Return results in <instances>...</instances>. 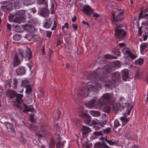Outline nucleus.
<instances>
[{"label":"nucleus","mask_w":148,"mask_h":148,"mask_svg":"<svg viewBox=\"0 0 148 148\" xmlns=\"http://www.w3.org/2000/svg\"><path fill=\"white\" fill-rule=\"evenodd\" d=\"M88 87H83L78 90L79 94L84 97H87L89 94V88L95 92H97L99 89H101V86L98 82L94 81L89 84L87 85Z\"/></svg>","instance_id":"f257e3e1"},{"label":"nucleus","mask_w":148,"mask_h":148,"mask_svg":"<svg viewBox=\"0 0 148 148\" xmlns=\"http://www.w3.org/2000/svg\"><path fill=\"white\" fill-rule=\"evenodd\" d=\"M114 101L113 94L111 93H104L102 95V98L99 101L98 104L103 105L108 103L113 102Z\"/></svg>","instance_id":"f03ea898"},{"label":"nucleus","mask_w":148,"mask_h":148,"mask_svg":"<svg viewBox=\"0 0 148 148\" xmlns=\"http://www.w3.org/2000/svg\"><path fill=\"white\" fill-rule=\"evenodd\" d=\"M19 54L23 59V58L27 59L28 60H29L32 58V53L31 49L28 47L27 48L25 52L22 49L19 50Z\"/></svg>","instance_id":"7ed1b4c3"},{"label":"nucleus","mask_w":148,"mask_h":148,"mask_svg":"<svg viewBox=\"0 0 148 148\" xmlns=\"http://www.w3.org/2000/svg\"><path fill=\"white\" fill-rule=\"evenodd\" d=\"M114 31V36L118 39L122 38L126 35V32L122 29L116 28Z\"/></svg>","instance_id":"20e7f679"},{"label":"nucleus","mask_w":148,"mask_h":148,"mask_svg":"<svg viewBox=\"0 0 148 148\" xmlns=\"http://www.w3.org/2000/svg\"><path fill=\"white\" fill-rule=\"evenodd\" d=\"M101 70L102 72L104 73H109L112 71V67L108 65H105L104 66H101V67H99L97 69V71L98 70Z\"/></svg>","instance_id":"39448f33"},{"label":"nucleus","mask_w":148,"mask_h":148,"mask_svg":"<svg viewBox=\"0 0 148 148\" xmlns=\"http://www.w3.org/2000/svg\"><path fill=\"white\" fill-rule=\"evenodd\" d=\"M111 77L112 80L114 82H120L121 81L120 74L118 72L112 73Z\"/></svg>","instance_id":"423d86ee"},{"label":"nucleus","mask_w":148,"mask_h":148,"mask_svg":"<svg viewBox=\"0 0 148 148\" xmlns=\"http://www.w3.org/2000/svg\"><path fill=\"white\" fill-rule=\"evenodd\" d=\"M16 93L17 92L15 90L12 89L8 88L6 91V95L10 99H12L15 97Z\"/></svg>","instance_id":"0eeeda50"},{"label":"nucleus","mask_w":148,"mask_h":148,"mask_svg":"<svg viewBox=\"0 0 148 148\" xmlns=\"http://www.w3.org/2000/svg\"><path fill=\"white\" fill-rule=\"evenodd\" d=\"M82 10L85 14L88 16H90L93 10L88 5H86L83 7Z\"/></svg>","instance_id":"6e6552de"},{"label":"nucleus","mask_w":148,"mask_h":148,"mask_svg":"<svg viewBox=\"0 0 148 148\" xmlns=\"http://www.w3.org/2000/svg\"><path fill=\"white\" fill-rule=\"evenodd\" d=\"M12 4L9 2H3V5L1 6V8L4 11L7 10H11L12 8Z\"/></svg>","instance_id":"1a4fd4ad"},{"label":"nucleus","mask_w":148,"mask_h":148,"mask_svg":"<svg viewBox=\"0 0 148 148\" xmlns=\"http://www.w3.org/2000/svg\"><path fill=\"white\" fill-rule=\"evenodd\" d=\"M23 26L24 29L29 32H33L35 30L33 25L30 23L25 25H23Z\"/></svg>","instance_id":"9d476101"},{"label":"nucleus","mask_w":148,"mask_h":148,"mask_svg":"<svg viewBox=\"0 0 148 148\" xmlns=\"http://www.w3.org/2000/svg\"><path fill=\"white\" fill-rule=\"evenodd\" d=\"M96 71H93L89 75H88L87 77V79H88L94 80L97 79L98 77V75L97 72H99L98 70Z\"/></svg>","instance_id":"9b49d317"},{"label":"nucleus","mask_w":148,"mask_h":148,"mask_svg":"<svg viewBox=\"0 0 148 148\" xmlns=\"http://www.w3.org/2000/svg\"><path fill=\"white\" fill-rule=\"evenodd\" d=\"M129 71L127 69H125L121 71L122 78L124 81H126L129 76Z\"/></svg>","instance_id":"f8f14e48"},{"label":"nucleus","mask_w":148,"mask_h":148,"mask_svg":"<svg viewBox=\"0 0 148 148\" xmlns=\"http://www.w3.org/2000/svg\"><path fill=\"white\" fill-rule=\"evenodd\" d=\"M124 12L122 11L117 14V16L114 19V23H115L116 25L119 21H122L123 19Z\"/></svg>","instance_id":"ddd939ff"},{"label":"nucleus","mask_w":148,"mask_h":148,"mask_svg":"<svg viewBox=\"0 0 148 148\" xmlns=\"http://www.w3.org/2000/svg\"><path fill=\"white\" fill-rule=\"evenodd\" d=\"M94 146L96 148H110V147L104 142L102 143L99 142L97 143Z\"/></svg>","instance_id":"4468645a"},{"label":"nucleus","mask_w":148,"mask_h":148,"mask_svg":"<svg viewBox=\"0 0 148 148\" xmlns=\"http://www.w3.org/2000/svg\"><path fill=\"white\" fill-rule=\"evenodd\" d=\"M18 75H22L25 74L26 72L25 68L23 66H20L17 68L16 71Z\"/></svg>","instance_id":"2eb2a0df"},{"label":"nucleus","mask_w":148,"mask_h":148,"mask_svg":"<svg viewBox=\"0 0 148 148\" xmlns=\"http://www.w3.org/2000/svg\"><path fill=\"white\" fill-rule=\"evenodd\" d=\"M47 8H43L41 9L40 15L44 17L48 16H49V12Z\"/></svg>","instance_id":"dca6fc26"},{"label":"nucleus","mask_w":148,"mask_h":148,"mask_svg":"<svg viewBox=\"0 0 148 148\" xmlns=\"http://www.w3.org/2000/svg\"><path fill=\"white\" fill-rule=\"evenodd\" d=\"M5 125L9 132L12 133H14L15 132L12 124L11 123L9 122H5Z\"/></svg>","instance_id":"f3484780"},{"label":"nucleus","mask_w":148,"mask_h":148,"mask_svg":"<svg viewBox=\"0 0 148 148\" xmlns=\"http://www.w3.org/2000/svg\"><path fill=\"white\" fill-rule=\"evenodd\" d=\"M21 64V62L17 54H15L13 61V66L16 67Z\"/></svg>","instance_id":"a211bd4d"},{"label":"nucleus","mask_w":148,"mask_h":148,"mask_svg":"<svg viewBox=\"0 0 148 148\" xmlns=\"http://www.w3.org/2000/svg\"><path fill=\"white\" fill-rule=\"evenodd\" d=\"M15 97L16 98V101L18 103H21L23 102L22 98L23 97V95L22 94H17V92Z\"/></svg>","instance_id":"6ab92c4d"},{"label":"nucleus","mask_w":148,"mask_h":148,"mask_svg":"<svg viewBox=\"0 0 148 148\" xmlns=\"http://www.w3.org/2000/svg\"><path fill=\"white\" fill-rule=\"evenodd\" d=\"M15 15L16 16L23 17L25 18V11L24 10H19L15 13Z\"/></svg>","instance_id":"aec40b11"},{"label":"nucleus","mask_w":148,"mask_h":148,"mask_svg":"<svg viewBox=\"0 0 148 148\" xmlns=\"http://www.w3.org/2000/svg\"><path fill=\"white\" fill-rule=\"evenodd\" d=\"M57 136L58 137V143L56 144V147L57 148H62L64 146V143H65V141H64L63 143L60 140L61 139V138L60 137V135L59 134H57Z\"/></svg>","instance_id":"412c9836"},{"label":"nucleus","mask_w":148,"mask_h":148,"mask_svg":"<svg viewBox=\"0 0 148 148\" xmlns=\"http://www.w3.org/2000/svg\"><path fill=\"white\" fill-rule=\"evenodd\" d=\"M82 116L84 118L85 122L88 124H89L91 118L89 115L85 113L82 115Z\"/></svg>","instance_id":"4be33fe9"},{"label":"nucleus","mask_w":148,"mask_h":148,"mask_svg":"<svg viewBox=\"0 0 148 148\" xmlns=\"http://www.w3.org/2000/svg\"><path fill=\"white\" fill-rule=\"evenodd\" d=\"M14 1V6L16 9H19L22 6L23 1L22 0H15Z\"/></svg>","instance_id":"5701e85b"},{"label":"nucleus","mask_w":148,"mask_h":148,"mask_svg":"<svg viewBox=\"0 0 148 148\" xmlns=\"http://www.w3.org/2000/svg\"><path fill=\"white\" fill-rule=\"evenodd\" d=\"M52 21L51 19L50 18L49 19H46V22L44 23L43 26L45 28H49L50 27L52 23Z\"/></svg>","instance_id":"b1692460"},{"label":"nucleus","mask_w":148,"mask_h":148,"mask_svg":"<svg viewBox=\"0 0 148 148\" xmlns=\"http://www.w3.org/2000/svg\"><path fill=\"white\" fill-rule=\"evenodd\" d=\"M36 36V35L29 34H26L24 37L27 40L30 41L32 39H35Z\"/></svg>","instance_id":"393cba45"},{"label":"nucleus","mask_w":148,"mask_h":148,"mask_svg":"<svg viewBox=\"0 0 148 148\" xmlns=\"http://www.w3.org/2000/svg\"><path fill=\"white\" fill-rule=\"evenodd\" d=\"M25 20V18L16 16L13 20V22L16 23H20Z\"/></svg>","instance_id":"a878e982"},{"label":"nucleus","mask_w":148,"mask_h":148,"mask_svg":"<svg viewBox=\"0 0 148 148\" xmlns=\"http://www.w3.org/2000/svg\"><path fill=\"white\" fill-rule=\"evenodd\" d=\"M125 52L128 55V57L132 60L135 59L137 57V56L136 55L133 54L129 50H126Z\"/></svg>","instance_id":"bb28decb"},{"label":"nucleus","mask_w":148,"mask_h":148,"mask_svg":"<svg viewBox=\"0 0 148 148\" xmlns=\"http://www.w3.org/2000/svg\"><path fill=\"white\" fill-rule=\"evenodd\" d=\"M82 134H86L90 131H91L89 127L84 126H82Z\"/></svg>","instance_id":"cd10ccee"},{"label":"nucleus","mask_w":148,"mask_h":148,"mask_svg":"<svg viewBox=\"0 0 148 148\" xmlns=\"http://www.w3.org/2000/svg\"><path fill=\"white\" fill-rule=\"evenodd\" d=\"M95 101L94 100H91L85 104L86 106L89 108H92L94 106Z\"/></svg>","instance_id":"c85d7f7f"},{"label":"nucleus","mask_w":148,"mask_h":148,"mask_svg":"<svg viewBox=\"0 0 148 148\" xmlns=\"http://www.w3.org/2000/svg\"><path fill=\"white\" fill-rule=\"evenodd\" d=\"M104 140L109 145H114L117 143L115 141V140L114 141L112 140H108L107 139V137L105 138Z\"/></svg>","instance_id":"c756f323"},{"label":"nucleus","mask_w":148,"mask_h":148,"mask_svg":"<svg viewBox=\"0 0 148 148\" xmlns=\"http://www.w3.org/2000/svg\"><path fill=\"white\" fill-rule=\"evenodd\" d=\"M11 83L12 81L10 79L6 81L5 83V87L7 90L8 88H10L12 86Z\"/></svg>","instance_id":"7c9ffc66"},{"label":"nucleus","mask_w":148,"mask_h":148,"mask_svg":"<svg viewBox=\"0 0 148 148\" xmlns=\"http://www.w3.org/2000/svg\"><path fill=\"white\" fill-rule=\"evenodd\" d=\"M35 0H25L24 4L27 5L33 4L34 3Z\"/></svg>","instance_id":"2f4dec72"},{"label":"nucleus","mask_w":148,"mask_h":148,"mask_svg":"<svg viewBox=\"0 0 148 148\" xmlns=\"http://www.w3.org/2000/svg\"><path fill=\"white\" fill-rule=\"evenodd\" d=\"M34 115L35 114L34 113L30 114L29 115V120L32 123L36 122V120L34 118Z\"/></svg>","instance_id":"473e14b6"},{"label":"nucleus","mask_w":148,"mask_h":148,"mask_svg":"<svg viewBox=\"0 0 148 148\" xmlns=\"http://www.w3.org/2000/svg\"><path fill=\"white\" fill-rule=\"evenodd\" d=\"M90 113L94 116H98L101 114L98 111H92L90 112Z\"/></svg>","instance_id":"72a5a7b5"},{"label":"nucleus","mask_w":148,"mask_h":148,"mask_svg":"<svg viewBox=\"0 0 148 148\" xmlns=\"http://www.w3.org/2000/svg\"><path fill=\"white\" fill-rule=\"evenodd\" d=\"M68 23H65L64 24V26H63L62 27V30L63 32L64 33V35H66L67 34V32L66 31L64 30V29L65 27H66L67 28H69V27L68 26Z\"/></svg>","instance_id":"f704fd0d"},{"label":"nucleus","mask_w":148,"mask_h":148,"mask_svg":"<svg viewBox=\"0 0 148 148\" xmlns=\"http://www.w3.org/2000/svg\"><path fill=\"white\" fill-rule=\"evenodd\" d=\"M127 107L128 109V110L127 112V115H129L130 114V113L131 110L133 107V106L130 103H128L127 105Z\"/></svg>","instance_id":"c9c22d12"},{"label":"nucleus","mask_w":148,"mask_h":148,"mask_svg":"<svg viewBox=\"0 0 148 148\" xmlns=\"http://www.w3.org/2000/svg\"><path fill=\"white\" fill-rule=\"evenodd\" d=\"M18 80L16 79H13V83L12 87L13 89H16L17 88V85L18 83Z\"/></svg>","instance_id":"e433bc0d"},{"label":"nucleus","mask_w":148,"mask_h":148,"mask_svg":"<svg viewBox=\"0 0 148 148\" xmlns=\"http://www.w3.org/2000/svg\"><path fill=\"white\" fill-rule=\"evenodd\" d=\"M28 127L31 130H32L34 131L37 130L38 129V127L32 124H29Z\"/></svg>","instance_id":"4c0bfd02"},{"label":"nucleus","mask_w":148,"mask_h":148,"mask_svg":"<svg viewBox=\"0 0 148 148\" xmlns=\"http://www.w3.org/2000/svg\"><path fill=\"white\" fill-rule=\"evenodd\" d=\"M38 3L40 5L42 4H45V8H47L48 5L47 4V3L45 1V0H37Z\"/></svg>","instance_id":"58836bf2"},{"label":"nucleus","mask_w":148,"mask_h":148,"mask_svg":"<svg viewBox=\"0 0 148 148\" xmlns=\"http://www.w3.org/2000/svg\"><path fill=\"white\" fill-rule=\"evenodd\" d=\"M14 28V30L17 32H20L21 29L18 25H15L13 24L12 25Z\"/></svg>","instance_id":"ea45409f"},{"label":"nucleus","mask_w":148,"mask_h":148,"mask_svg":"<svg viewBox=\"0 0 148 148\" xmlns=\"http://www.w3.org/2000/svg\"><path fill=\"white\" fill-rule=\"evenodd\" d=\"M73 0H67V4L66 6V7L69 8H71L73 4Z\"/></svg>","instance_id":"a19ab883"},{"label":"nucleus","mask_w":148,"mask_h":148,"mask_svg":"<svg viewBox=\"0 0 148 148\" xmlns=\"http://www.w3.org/2000/svg\"><path fill=\"white\" fill-rule=\"evenodd\" d=\"M26 88L25 92L26 93L29 94L32 91V88L29 85L25 87Z\"/></svg>","instance_id":"79ce46f5"},{"label":"nucleus","mask_w":148,"mask_h":148,"mask_svg":"<svg viewBox=\"0 0 148 148\" xmlns=\"http://www.w3.org/2000/svg\"><path fill=\"white\" fill-rule=\"evenodd\" d=\"M29 82L28 80H24L22 81L21 86H23L25 87L29 85Z\"/></svg>","instance_id":"37998d69"},{"label":"nucleus","mask_w":148,"mask_h":148,"mask_svg":"<svg viewBox=\"0 0 148 148\" xmlns=\"http://www.w3.org/2000/svg\"><path fill=\"white\" fill-rule=\"evenodd\" d=\"M143 63V59L140 58L139 59L136 60L135 63L136 65H140Z\"/></svg>","instance_id":"c03bdc74"},{"label":"nucleus","mask_w":148,"mask_h":148,"mask_svg":"<svg viewBox=\"0 0 148 148\" xmlns=\"http://www.w3.org/2000/svg\"><path fill=\"white\" fill-rule=\"evenodd\" d=\"M147 47V45L146 43L142 44L140 45V50L142 51L144 50Z\"/></svg>","instance_id":"a18cd8bd"},{"label":"nucleus","mask_w":148,"mask_h":148,"mask_svg":"<svg viewBox=\"0 0 148 148\" xmlns=\"http://www.w3.org/2000/svg\"><path fill=\"white\" fill-rule=\"evenodd\" d=\"M110 107L109 106H106L103 108V111L106 112L108 113L110 111Z\"/></svg>","instance_id":"49530a36"},{"label":"nucleus","mask_w":148,"mask_h":148,"mask_svg":"<svg viewBox=\"0 0 148 148\" xmlns=\"http://www.w3.org/2000/svg\"><path fill=\"white\" fill-rule=\"evenodd\" d=\"M21 38V37L19 35H15L13 37V39L14 40L18 41Z\"/></svg>","instance_id":"de8ad7c7"},{"label":"nucleus","mask_w":148,"mask_h":148,"mask_svg":"<svg viewBox=\"0 0 148 148\" xmlns=\"http://www.w3.org/2000/svg\"><path fill=\"white\" fill-rule=\"evenodd\" d=\"M49 148H53L54 147V141L53 139H51L49 144Z\"/></svg>","instance_id":"09e8293b"},{"label":"nucleus","mask_w":148,"mask_h":148,"mask_svg":"<svg viewBox=\"0 0 148 148\" xmlns=\"http://www.w3.org/2000/svg\"><path fill=\"white\" fill-rule=\"evenodd\" d=\"M16 16L15 14H10L8 18L10 21H12L13 20L14 17Z\"/></svg>","instance_id":"8fccbe9b"},{"label":"nucleus","mask_w":148,"mask_h":148,"mask_svg":"<svg viewBox=\"0 0 148 148\" xmlns=\"http://www.w3.org/2000/svg\"><path fill=\"white\" fill-rule=\"evenodd\" d=\"M120 119L124 123H126L129 120V118H125L124 117H121Z\"/></svg>","instance_id":"3c124183"},{"label":"nucleus","mask_w":148,"mask_h":148,"mask_svg":"<svg viewBox=\"0 0 148 148\" xmlns=\"http://www.w3.org/2000/svg\"><path fill=\"white\" fill-rule=\"evenodd\" d=\"M141 74V71L139 69H138L136 71V77L137 78H139L140 77Z\"/></svg>","instance_id":"603ef678"},{"label":"nucleus","mask_w":148,"mask_h":148,"mask_svg":"<svg viewBox=\"0 0 148 148\" xmlns=\"http://www.w3.org/2000/svg\"><path fill=\"white\" fill-rule=\"evenodd\" d=\"M114 65L115 67H120V65L119 62L116 61L114 63Z\"/></svg>","instance_id":"864d4df0"},{"label":"nucleus","mask_w":148,"mask_h":148,"mask_svg":"<svg viewBox=\"0 0 148 148\" xmlns=\"http://www.w3.org/2000/svg\"><path fill=\"white\" fill-rule=\"evenodd\" d=\"M111 130V129L108 127V128L106 129L105 130H104V132L106 134H108L109 132H110Z\"/></svg>","instance_id":"5fc2aeb1"},{"label":"nucleus","mask_w":148,"mask_h":148,"mask_svg":"<svg viewBox=\"0 0 148 148\" xmlns=\"http://www.w3.org/2000/svg\"><path fill=\"white\" fill-rule=\"evenodd\" d=\"M106 120H104L102 122H99V123L101 127H103L106 124Z\"/></svg>","instance_id":"6e6d98bb"},{"label":"nucleus","mask_w":148,"mask_h":148,"mask_svg":"<svg viewBox=\"0 0 148 148\" xmlns=\"http://www.w3.org/2000/svg\"><path fill=\"white\" fill-rule=\"evenodd\" d=\"M23 105L25 107V109L26 110H28L29 112L32 111V109L30 108H29V106L27 105L26 104H24Z\"/></svg>","instance_id":"4d7b16f0"},{"label":"nucleus","mask_w":148,"mask_h":148,"mask_svg":"<svg viewBox=\"0 0 148 148\" xmlns=\"http://www.w3.org/2000/svg\"><path fill=\"white\" fill-rule=\"evenodd\" d=\"M93 134L94 135L96 136H101L102 135V133L101 131L95 132Z\"/></svg>","instance_id":"13d9d810"},{"label":"nucleus","mask_w":148,"mask_h":148,"mask_svg":"<svg viewBox=\"0 0 148 148\" xmlns=\"http://www.w3.org/2000/svg\"><path fill=\"white\" fill-rule=\"evenodd\" d=\"M57 25V23H56V21L54 20V23L53 27L51 28V29L52 30H54L56 29V27Z\"/></svg>","instance_id":"bf43d9fd"},{"label":"nucleus","mask_w":148,"mask_h":148,"mask_svg":"<svg viewBox=\"0 0 148 148\" xmlns=\"http://www.w3.org/2000/svg\"><path fill=\"white\" fill-rule=\"evenodd\" d=\"M35 135L37 136L39 138H40L43 137V136L41 134L39 133V132H35Z\"/></svg>","instance_id":"052dcab7"},{"label":"nucleus","mask_w":148,"mask_h":148,"mask_svg":"<svg viewBox=\"0 0 148 148\" xmlns=\"http://www.w3.org/2000/svg\"><path fill=\"white\" fill-rule=\"evenodd\" d=\"M112 56L109 55V54H106L105 56V58L106 59H110L112 58Z\"/></svg>","instance_id":"680f3d73"},{"label":"nucleus","mask_w":148,"mask_h":148,"mask_svg":"<svg viewBox=\"0 0 148 148\" xmlns=\"http://www.w3.org/2000/svg\"><path fill=\"white\" fill-rule=\"evenodd\" d=\"M114 125L115 128L120 125L118 121H115L114 123Z\"/></svg>","instance_id":"e2e57ef3"},{"label":"nucleus","mask_w":148,"mask_h":148,"mask_svg":"<svg viewBox=\"0 0 148 148\" xmlns=\"http://www.w3.org/2000/svg\"><path fill=\"white\" fill-rule=\"evenodd\" d=\"M52 32L50 31H48L47 33V36L48 38H50L51 36Z\"/></svg>","instance_id":"0e129e2a"},{"label":"nucleus","mask_w":148,"mask_h":148,"mask_svg":"<svg viewBox=\"0 0 148 148\" xmlns=\"http://www.w3.org/2000/svg\"><path fill=\"white\" fill-rule=\"evenodd\" d=\"M72 26L73 29L75 30H77L78 29V27L77 25L75 24H73L72 25Z\"/></svg>","instance_id":"69168bd1"},{"label":"nucleus","mask_w":148,"mask_h":148,"mask_svg":"<svg viewBox=\"0 0 148 148\" xmlns=\"http://www.w3.org/2000/svg\"><path fill=\"white\" fill-rule=\"evenodd\" d=\"M88 142H86L85 144L86 145V147L87 148H89V146L92 145V144L91 143H90L89 144H88Z\"/></svg>","instance_id":"338daca9"},{"label":"nucleus","mask_w":148,"mask_h":148,"mask_svg":"<svg viewBox=\"0 0 148 148\" xmlns=\"http://www.w3.org/2000/svg\"><path fill=\"white\" fill-rule=\"evenodd\" d=\"M114 53L115 55L117 56H119L121 55V53L120 52L118 51H115Z\"/></svg>","instance_id":"774afa93"}]
</instances>
